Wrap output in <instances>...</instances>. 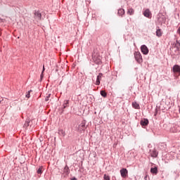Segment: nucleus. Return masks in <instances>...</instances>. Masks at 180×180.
<instances>
[{
    "label": "nucleus",
    "mask_w": 180,
    "mask_h": 180,
    "mask_svg": "<svg viewBox=\"0 0 180 180\" xmlns=\"http://www.w3.org/2000/svg\"><path fill=\"white\" fill-rule=\"evenodd\" d=\"M92 60L95 64H97L98 65H100V64H102V57L98 52H94L92 53Z\"/></svg>",
    "instance_id": "f257e3e1"
},
{
    "label": "nucleus",
    "mask_w": 180,
    "mask_h": 180,
    "mask_svg": "<svg viewBox=\"0 0 180 180\" xmlns=\"http://www.w3.org/2000/svg\"><path fill=\"white\" fill-rule=\"evenodd\" d=\"M172 49L175 52V54H179L180 53V42L176 40L175 42L172 44Z\"/></svg>",
    "instance_id": "f03ea898"
},
{
    "label": "nucleus",
    "mask_w": 180,
    "mask_h": 180,
    "mask_svg": "<svg viewBox=\"0 0 180 180\" xmlns=\"http://www.w3.org/2000/svg\"><path fill=\"white\" fill-rule=\"evenodd\" d=\"M172 72L174 73V77L180 76V66L179 65H174L172 69Z\"/></svg>",
    "instance_id": "7ed1b4c3"
},
{
    "label": "nucleus",
    "mask_w": 180,
    "mask_h": 180,
    "mask_svg": "<svg viewBox=\"0 0 180 180\" xmlns=\"http://www.w3.org/2000/svg\"><path fill=\"white\" fill-rule=\"evenodd\" d=\"M134 58L139 64H141L143 63V56H141V53L139 51L134 52Z\"/></svg>",
    "instance_id": "20e7f679"
},
{
    "label": "nucleus",
    "mask_w": 180,
    "mask_h": 180,
    "mask_svg": "<svg viewBox=\"0 0 180 180\" xmlns=\"http://www.w3.org/2000/svg\"><path fill=\"white\" fill-rule=\"evenodd\" d=\"M86 121L82 120L81 124H79V127H78L79 133H82V131H85V130H86Z\"/></svg>",
    "instance_id": "39448f33"
},
{
    "label": "nucleus",
    "mask_w": 180,
    "mask_h": 180,
    "mask_svg": "<svg viewBox=\"0 0 180 180\" xmlns=\"http://www.w3.org/2000/svg\"><path fill=\"white\" fill-rule=\"evenodd\" d=\"M143 16L145 18H148V19H151L153 18V14L151 13V11H150V9L146 8L143 12Z\"/></svg>",
    "instance_id": "423d86ee"
},
{
    "label": "nucleus",
    "mask_w": 180,
    "mask_h": 180,
    "mask_svg": "<svg viewBox=\"0 0 180 180\" xmlns=\"http://www.w3.org/2000/svg\"><path fill=\"white\" fill-rule=\"evenodd\" d=\"M149 154L152 158H157L158 157V152L157 151V149H150L149 151Z\"/></svg>",
    "instance_id": "0eeeda50"
},
{
    "label": "nucleus",
    "mask_w": 180,
    "mask_h": 180,
    "mask_svg": "<svg viewBox=\"0 0 180 180\" xmlns=\"http://www.w3.org/2000/svg\"><path fill=\"white\" fill-rule=\"evenodd\" d=\"M34 18L37 20H41V13H40V11H34Z\"/></svg>",
    "instance_id": "6e6552de"
},
{
    "label": "nucleus",
    "mask_w": 180,
    "mask_h": 180,
    "mask_svg": "<svg viewBox=\"0 0 180 180\" xmlns=\"http://www.w3.org/2000/svg\"><path fill=\"white\" fill-rule=\"evenodd\" d=\"M148 123H149V121H148V119L147 118H143L140 122V124L141 126H142V127H143V129L147 127V126H148Z\"/></svg>",
    "instance_id": "1a4fd4ad"
},
{
    "label": "nucleus",
    "mask_w": 180,
    "mask_h": 180,
    "mask_svg": "<svg viewBox=\"0 0 180 180\" xmlns=\"http://www.w3.org/2000/svg\"><path fill=\"white\" fill-rule=\"evenodd\" d=\"M141 51L143 53V54L147 56V54H148V48L146 45H142L141 46Z\"/></svg>",
    "instance_id": "9d476101"
},
{
    "label": "nucleus",
    "mask_w": 180,
    "mask_h": 180,
    "mask_svg": "<svg viewBox=\"0 0 180 180\" xmlns=\"http://www.w3.org/2000/svg\"><path fill=\"white\" fill-rule=\"evenodd\" d=\"M120 174L122 178H126L129 172L127 171V169L123 168L120 170Z\"/></svg>",
    "instance_id": "9b49d317"
},
{
    "label": "nucleus",
    "mask_w": 180,
    "mask_h": 180,
    "mask_svg": "<svg viewBox=\"0 0 180 180\" xmlns=\"http://www.w3.org/2000/svg\"><path fill=\"white\" fill-rule=\"evenodd\" d=\"M102 77H103V74L99 73L96 78V81L95 83L96 85H101V81L102 80Z\"/></svg>",
    "instance_id": "f8f14e48"
},
{
    "label": "nucleus",
    "mask_w": 180,
    "mask_h": 180,
    "mask_svg": "<svg viewBox=\"0 0 180 180\" xmlns=\"http://www.w3.org/2000/svg\"><path fill=\"white\" fill-rule=\"evenodd\" d=\"M70 103V101L68 100H65L63 102V105L62 107V112L61 113H63V112H64V109H65V108H68V104Z\"/></svg>",
    "instance_id": "ddd939ff"
},
{
    "label": "nucleus",
    "mask_w": 180,
    "mask_h": 180,
    "mask_svg": "<svg viewBox=\"0 0 180 180\" xmlns=\"http://www.w3.org/2000/svg\"><path fill=\"white\" fill-rule=\"evenodd\" d=\"M124 9L123 8H119L117 11V15L118 16H121V18H123V15H124Z\"/></svg>",
    "instance_id": "4468645a"
},
{
    "label": "nucleus",
    "mask_w": 180,
    "mask_h": 180,
    "mask_svg": "<svg viewBox=\"0 0 180 180\" xmlns=\"http://www.w3.org/2000/svg\"><path fill=\"white\" fill-rule=\"evenodd\" d=\"M63 174L65 175H70V167H68V165H65L63 169Z\"/></svg>",
    "instance_id": "2eb2a0df"
},
{
    "label": "nucleus",
    "mask_w": 180,
    "mask_h": 180,
    "mask_svg": "<svg viewBox=\"0 0 180 180\" xmlns=\"http://www.w3.org/2000/svg\"><path fill=\"white\" fill-rule=\"evenodd\" d=\"M150 172L151 174H154L155 175H157V174H158V167H152L150 169Z\"/></svg>",
    "instance_id": "dca6fc26"
},
{
    "label": "nucleus",
    "mask_w": 180,
    "mask_h": 180,
    "mask_svg": "<svg viewBox=\"0 0 180 180\" xmlns=\"http://www.w3.org/2000/svg\"><path fill=\"white\" fill-rule=\"evenodd\" d=\"M43 171H44V167L43 166H40L38 169H37V174L38 175H41L43 174Z\"/></svg>",
    "instance_id": "f3484780"
},
{
    "label": "nucleus",
    "mask_w": 180,
    "mask_h": 180,
    "mask_svg": "<svg viewBox=\"0 0 180 180\" xmlns=\"http://www.w3.org/2000/svg\"><path fill=\"white\" fill-rule=\"evenodd\" d=\"M132 108H134V109H140V104H139V103L134 101L132 102Z\"/></svg>",
    "instance_id": "a211bd4d"
},
{
    "label": "nucleus",
    "mask_w": 180,
    "mask_h": 180,
    "mask_svg": "<svg viewBox=\"0 0 180 180\" xmlns=\"http://www.w3.org/2000/svg\"><path fill=\"white\" fill-rule=\"evenodd\" d=\"M30 123V119L26 120V121L24 124L23 128L27 129V127H29Z\"/></svg>",
    "instance_id": "6ab92c4d"
},
{
    "label": "nucleus",
    "mask_w": 180,
    "mask_h": 180,
    "mask_svg": "<svg viewBox=\"0 0 180 180\" xmlns=\"http://www.w3.org/2000/svg\"><path fill=\"white\" fill-rule=\"evenodd\" d=\"M100 94L101 95V96H103V98H106L108 96V93H106L105 90H101L100 91Z\"/></svg>",
    "instance_id": "aec40b11"
},
{
    "label": "nucleus",
    "mask_w": 180,
    "mask_h": 180,
    "mask_svg": "<svg viewBox=\"0 0 180 180\" xmlns=\"http://www.w3.org/2000/svg\"><path fill=\"white\" fill-rule=\"evenodd\" d=\"M156 36L158 37H161V36H162V32L161 31V29H158L156 30Z\"/></svg>",
    "instance_id": "412c9836"
},
{
    "label": "nucleus",
    "mask_w": 180,
    "mask_h": 180,
    "mask_svg": "<svg viewBox=\"0 0 180 180\" xmlns=\"http://www.w3.org/2000/svg\"><path fill=\"white\" fill-rule=\"evenodd\" d=\"M127 13H128V15H134V9H133V8H128V10H127Z\"/></svg>",
    "instance_id": "4be33fe9"
},
{
    "label": "nucleus",
    "mask_w": 180,
    "mask_h": 180,
    "mask_svg": "<svg viewBox=\"0 0 180 180\" xmlns=\"http://www.w3.org/2000/svg\"><path fill=\"white\" fill-rule=\"evenodd\" d=\"M103 179L104 180H110V176H109V175H108V174H104Z\"/></svg>",
    "instance_id": "5701e85b"
},
{
    "label": "nucleus",
    "mask_w": 180,
    "mask_h": 180,
    "mask_svg": "<svg viewBox=\"0 0 180 180\" xmlns=\"http://www.w3.org/2000/svg\"><path fill=\"white\" fill-rule=\"evenodd\" d=\"M51 96V94H48V96H46L45 98V102H49Z\"/></svg>",
    "instance_id": "b1692460"
},
{
    "label": "nucleus",
    "mask_w": 180,
    "mask_h": 180,
    "mask_svg": "<svg viewBox=\"0 0 180 180\" xmlns=\"http://www.w3.org/2000/svg\"><path fill=\"white\" fill-rule=\"evenodd\" d=\"M176 127H178V126H175V127H174L173 128H172V131H173V133H176V132H178V130H176V129H176Z\"/></svg>",
    "instance_id": "393cba45"
},
{
    "label": "nucleus",
    "mask_w": 180,
    "mask_h": 180,
    "mask_svg": "<svg viewBox=\"0 0 180 180\" xmlns=\"http://www.w3.org/2000/svg\"><path fill=\"white\" fill-rule=\"evenodd\" d=\"M30 92H32V90L28 91V92L25 95L26 98H30Z\"/></svg>",
    "instance_id": "a878e982"
},
{
    "label": "nucleus",
    "mask_w": 180,
    "mask_h": 180,
    "mask_svg": "<svg viewBox=\"0 0 180 180\" xmlns=\"http://www.w3.org/2000/svg\"><path fill=\"white\" fill-rule=\"evenodd\" d=\"M44 70H45V68H44V66H43V70H42V72H41V79H43V77H44V75H43V73L44 72Z\"/></svg>",
    "instance_id": "bb28decb"
},
{
    "label": "nucleus",
    "mask_w": 180,
    "mask_h": 180,
    "mask_svg": "<svg viewBox=\"0 0 180 180\" xmlns=\"http://www.w3.org/2000/svg\"><path fill=\"white\" fill-rule=\"evenodd\" d=\"M157 115H158V111L157 110H155V112L154 116H157Z\"/></svg>",
    "instance_id": "cd10ccee"
},
{
    "label": "nucleus",
    "mask_w": 180,
    "mask_h": 180,
    "mask_svg": "<svg viewBox=\"0 0 180 180\" xmlns=\"http://www.w3.org/2000/svg\"><path fill=\"white\" fill-rule=\"evenodd\" d=\"M0 103H1V105H4V99L1 100V101H0Z\"/></svg>",
    "instance_id": "c85d7f7f"
},
{
    "label": "nucleus",
    "mask_w": 180,
    "mask_h": 180,
    "mask_svg": "<svg viewBox=\"0 0 180 180\" xmlns=\"http://www.w3.org/2000/svg\"><path fill=\"white\" fill-rule=\"evenodd\" d=\"M116 146H117V143H114V144H113V147H114V148L116 147Z\"/></svg>",
    "instance_id": "c756f323"
},
{
    "label": "nucleus",
    "mask_w": 180,
    "mask_h": 180,
    "mask_svg": "<svg viewBox=\"0 0 180 180\" xmlns=\"http://www.w3.org/2000/svg\"><path fill=\"white\" fill-rule=\"evenodd\" d=\"M144 179H147V175L145 176Z\"/></svg>",
    "instance_id": "7c9ffc66"
},
{
    "label": "nucleus",
    "mask_w": 180,
    "mask_h": 180,
    "mask_svg": "<svg viewBox=\"0 0 180 180\" xmlns=\"http://www.w3.org/2000/svg\"><path fill=\"white\" fill-rule=\"evenodd\" d=\"M1 22H2V19L1 18H0V23H1Z\"/></svg>",
    "instance_id": "2f4dec72"
}]
</instances>
